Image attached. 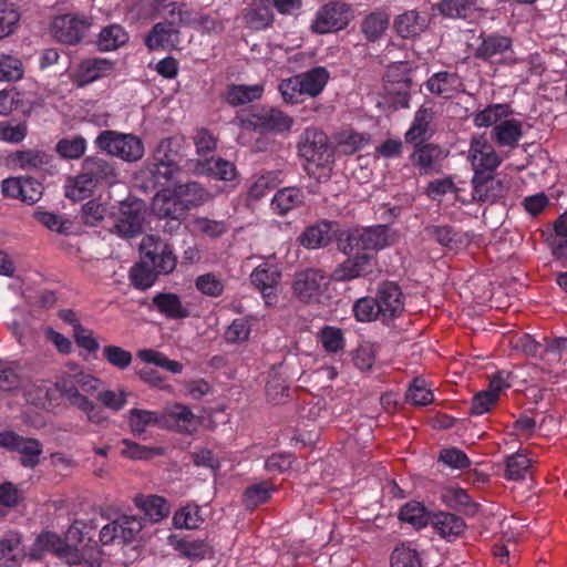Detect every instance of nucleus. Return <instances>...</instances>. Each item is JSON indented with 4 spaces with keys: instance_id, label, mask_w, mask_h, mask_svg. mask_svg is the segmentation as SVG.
Masks as SVG:
<instances>
[{
    "instance_id": "obj_1",
    "label": "nucleus",
    "mask_w": 567,
    "mask_h": 567,
    "mask_svg": "<svg viewBox=\"0 0 567 567\" xmlns=\"http://www.w3.org/2000/svg\"><path fill=\"white\" fill-rule=\"evenodd\" d=\"M140 251L141 261L130 271L131 281L137 289L151 288L159 275H168L176 268L177 257L173 247L155 235L143 237Z\"/></svg>"
},
{
    "instance_id": "obj_2",
    "label": "nucleus",
    "mask_w": 567,
    "mask_h": 567,
    "mask_svg": "<svg viewBox=\"0 0 567 567\" xmlns=\"http://www.w3.org/2000/svg\"><path fill=\"white\" fill-rule=\"evenodd\" d=\"M116 163L103 156H87L81 164V172L69 177L65 184V197L74 202L89 198L99 185H113L117 182Z\"/></svg>"
},
{
    "instance_id": "obj_3",
    "label": "nucleus",
    "mask_w": 567,
    "mask_h": 567,
    "mask_svg": "<svg viewBox=\"0 0 567 567\" xmlns=\"http://www.w3.org/2000/svg\"><path fill=\"white\" fill-rule=\"evenodd\" d=\"M182 148L181 137L163 138L155 147L152 159L141 171V177L153 188L167 185L181 172L184 157Z\"/></svg>"
},
{
    "instance_id": "obj_4",
    "label": "nucleus",
    "mask_w": 567,
    "mask_h": 567,
    "mask_svg": "<svg viewBox=\"0 0 567 567\" xmlns=\"http://www.w3.org/2000/svg\"><path fill=\"white\" fill-rule=\"evenodd\" d=\"M338 249L346 255L354 251L373 254L388 245L389 227L378 225L363 229H353L342 231L338 235Z\"/></svg>"
},
{
    "instance_id": "obj_5",
    "label": "nucleus",
    "mask_w": 567,
    "mask_h": 567,
    "mask_svg": "<svg viewBox=\"0 0 567 567\" xmlns=\"http://www.w3.org/2000/svg\"><path fill=\"white\" fill-rule=\"evenodd\" d=\"M298 152L308 165V175L313 176L312 165L317 168L329 169L333 163V152L329 145L328 136L317 128H307L298 143Z\"/></svg>"
},
{
    "instance_id": "obj_6",
    "label": "nucleus",
    "mask_w": 567,
    "mask_h": 567,
    "mask_svg": "<svg viewBox=\"0 0 567 567\" xmlns=\"http://www.w3.org/2000/svg\"><path fill=\"white\" fill-rule=\"evenodd\" d=\"M95 145L111 156H117L126 162L142 158L144 146L142 141L132 134L115 131H103L95 140Z\"/></svg>"
},
{
    "instance_id": "obj_7",
    "label": "nucleus",
    "mask_w": 567,
    "mask_h": 567,
    "mask_svg": "<svg viewBox=\"0 0 567 567\" xmlns=\"http://www.w3.org/2000/svg\"><path fill=\"white\" fill-rule=\"evenodd\" d=\"M146 205L141 199L121 203L118 214L112 217L111 231L122 237L132 238L142 233Z\"/></svg>"
},
{
    "instance_id": "obj_8",
    "label": "nucleus",
    "mask_w": 567,
    "mask_h": 567,
    "mask_svg": "<svg viewBox=\"0 0 567 567\" xmlns=\"http://www.w3.org/2000/svg\"><path fill=\"white\" fill-rule=\"evenodd\" d=\"M353 18L354 13L350 4L331 1L319 9L311 28L320 34L336 32L346 29Z\"/></svg>"
},
{
    "instance_id": "obj_9",
    "label": "nucleus",
    "mask_w": 567,
    "mask_h": 567,
    "mask_svg": "<svg viewBox=\"0 0 567 567\" xmlns=\"http://www.w3.org/2000/svg\"><path fill=\"white\" fill-rule=\"evenodd\" d=\"M327 277L322 270L307 268L295 274L292 291L299 301L313 303L319 301L322 287L327 286Z\"/></svg>"
},
{
    "instance_id": "obj_10",
    "label": "nucleus",
    "mask_w": 567,
    "mask_h": 567,
    "mask_svg": "<svg viewBox=\"0 0 567 567\" xmlns=\"http://www.w3.org/2000/svg\"><path fill=\"white\" fill-rule=\"evenodd\" d=\"M0 446L20 453V463L24 467L33 468L40 463L43 446L37 439L23 437L12 431L0 433Z\"/></svg>"
},
{
    "instance_id": "obj_11",
    "label": "nucleus",
    "mask_w": 567,
    "mask_h": 567,
    "mask_svg": "<svg viewBox=\"0 0 567 567\" xmlns=\"http://www.w3.org/2000/svg\"><path fill=\"white\" fill-rule=\"evenodd\" d=\"M90 25L91 23L83 17L63 14L53 19L51 30L59 42L75 44L85 37Z\"/></svg>"
},
{
    "instance_id": "obj_12",
    "label": "nucleus",
    "mask_w": 567,
    "mask_h": 567,
    "mask_svg": "<svg viewBox=\"0 0 567 567\" xmlns=\"http://www.w3.org/2000/svg\"><path fill=\"white\" fill-rule=\"evenodd\" d=\"M374 298L381 312L382 322L394 320L404 310L403 293L395 282L385 281L381 284Z\"/></svg>"
},
{
    "instance_id": "obj_13",
    "label": "nucleus",
    "mask_w": 567,
    "mask_h": 567,
    "mask_svg": "<svg viewBox=\"0 0 567 567\" xmlns=\"http://www.w3.org/2000/svg\"><path fill=\"white\" fill-rule=\"evenodd\" d=\"M338 265L333 270L332 278L337 281H349L360 277H367L373 272L374 255L370 252L354 251Z\"/></svg>"
},
{
    "instance_id": "obj_14",
    "label": "nucleus",
    "mask_w": 567,
    "mask_h": 567,
    "mask_svg": "<svg viewBox=\"0 0 567 567\" xmlns=\"http://www.w3.org/2000/svg\"><path fill=\"white\" fill-rule=\"evenodd\" d=\"M446 156L447 152L437 144L424 142L414 145L410 159L421 175H429L441 171L442 163Z\"/></svg>"
},
{
    "instance_id": "obj_15",
    "label": "nucleus",
    "mask_w": 567,
    "mask_h": 567,
    "mask_svg": "<svg viewBox=\"0 0 567 567\" xmlns=\"http://www.w3.org/2000/svg\"><path fill=\"white\" fill-rule=\"evenodd\" d=\"M473 200L481 203H494L504 196L509 188L508 181L499 178L493 173H478L473 176Z\"/></svg>"
},
{
    "instance_id": "obj_16",
    "label": "nucleus",
    "mask_w": 567,
    "mask_h": 567,
    "mask_svg": "<svg viewBox=\"0 0 567 567\" xmlns=\"http://www.w3.org/2000/svg\"><path fill=\"white\" fill-rule=\"evenodd\" d=\"M244 123L255 131L281 133L290 130L292 120L279 110L264 107L250 113Z\"/></svg>"
},
{
    "instance_id": "obj_17",
    "label": "nucleus",
    "mask_w": 567,
    "mask_h": 567,
    "mask_svg": "<svg viewBox=\"0 0 567 567\" xmlns=\"http://www.w3.org/2000/svg\"><path fill=\"white\" fill-rule=\"evenodd\" d=\"M470 158L474 176H477L478 173H494L502 163V158L496 153L494 146L483 137L472 141Z\"/></svg>"
},
{
    "instance_id": "obj_18",
    "label": "nucleus",
    "mask_w": 567,
    "mask_h": 567,
    "mask_svg": "<svg viewBox=\"0 0 567 567\" xmlns=\"http://www.w3.org/2000/svg\"><path fill=\"white\" fill-rule=\"evenodd\" d=\"M280 279L281 272L278 267L267 262L256 267L250 275L251 285L260 290L267 305L276 301Z\"/></svg>"
},
{
    "instance_id": "obj_19",
    "label": "nucleus",
    "mask_w": 567,
    "mask_h": 567,
    "mask_svg": "<svg viewBox=\"0 0 567 567\" xmlns=\"http://www.w3.org/2000/svg\"><path fill=\"white\" fill-rule=\"evenodd\" d=\"M114 70V62L107 59L90 58L80 62L72 74V80L78 86H84L100 78L110 75Z\"/></svg>"
},
{
    "instance_id": "obj_20",
    "label": "nucleus",
    "mask_w": 567,
    "mask_h": 567,
    "mask_svg": "<svg viewBox=\"0 0 567 567\" xmlns=\"http://www.w3.org/2000/svg\"><path fill=\"white\" fill-rule=\"evenodd\" d=\"M338 224L334 221L320 220L308 226L298 237V241L307 249L326 247L333 237H337Z\"/></svg>"
},
{
    "instance_id": "obj_21",
    "label": "nucleus",
    "mask_w": 567,
    "mask_h": 567,
    "mask_svg": "<svg viewBox=\"0 0 567 567\" xmlns=\"http://www.w3.org/2000/svg\"><path fill=\"white\" fill-rule=\"evenodd\" d=\"M245 27L259 31L272 25L275 16L270 0H252L241 13Z\"/></svg>"
},
{
    "instance_id": "obj_22",
    "label": "nucleus",
    "mask_w": 567,
    "mask_h": 567,
    "mask_svg": "<svg viewBox=\"0 0 567 567\" xmlns=\"http://www.w3.org/2000/svg\"><path fill=\"white\" fill-rule=\"evenodd\" d=\"M152 209L159 218L169 219L175 223L174 226L179 227L181 220L187 214V206L182 204L174 192L157 193L153 200Z\"/></svg>"
},
{
    "instance_id": "obj_23",
    "label": "nucleus",
    "mask_w": 567,
    "mask_h": 567,
    "mask_svg": "<svg viewBox=\"0 0 567 567\" xmlns=\"http://www.w3.org/2000/svg\"><path fill=\"white\" fill-rule=\"evenodd\" d=\"M433 120L434 112L432 109L420 107L414 115L411 127L404 135L405 142L415 145L430 140L435 133Z\"/></svg>"
},
{
    "instance_id": "obj_24",
    "label": "nucleus",
    "mask_w": 567,
    "mask_h": 567,
    "mask_svg": "<svg viewBox=\"0 0 567 567\" xmlns=\"http://www.w3.org/2000/svg\"><path fill=\"white\" fill-rule=\"evenodd\" d=\"M145 44L151 50H175L181 44V29L157 22L145 37Z\"/></svg>"
},
{
    "instance_id": "obj_25",
    "label": "nucleus",
    "mask_w": 567,
    "mask_h": 567,
    "mask_svg": "<svg viewBox=\"0 0 567 567\" xmlns=\"http://www.w3.org/2000/svg\"><path fill=\"white\" fill-rule=\"evenodd\" d=\"M480 39L481 43L474 51V58L485 62H494L512 48V39L498 33H482Z\"/></svg>"
},
{
    "instance_id": "obj_26",
    "label": "nucleus",
    "mask_w": 567,
    "mask_h": 567,
    "mask_svg": "<svg viewBox=\"0 0 567 567\" xmlns=\"http://www.w3.org/2000/svg\"><path fill=\"white\" fill-rule=\"evenodd\" d=\"M192 169L198 175H208L220 181H233L237 175L233 163L220 157L190 161Z\"/></svg>"
},
{
    "instance_id": "obj_27",
    "label": "nucleus",
    "mask_w": 567,
    "mask_h": 567,
    "mask_svg": "<svg viewBox=\"0 0 567 567\" xmlns=\"http://www.w3.org/2000/svg\"><path fill=\"white\" fill-rule=\"evenodd\" d=\"M523 136L522 122L515 118H506L495 125L491 132L492 140L498 147L514 150Z\"/></svg>"
},
{
    "instance_id": "obj_28",
    "label": "nucleus",
    "mask_w": 567,
    "mask_h": 567,
    "mask_svg": "<svg viewBox=\"0 0 567 567\" xmlns=\"http://www.w3.org/2000/svg\"><path fill=\"white\" fill-rule=\"evenodd\" d=\"M24 557L21 534L10 530L0 539V566L18 567L20 559Z\"/></svg>"
},
{
    "instance_id": "obj_29",
    "label": "nucleus",
    "mask_w": 567,
    "mask_h": 567,
    "mask_svg": "<svg viewBox=\"0 0 567 567\" xmlns=\"http://www.w3.org/2000/svg\"><path fill=\"white\" fill-rule=\"evenodd\" d=\"M155 11L158 18H161V23H166L178 29L183 25H190L194 22L193 13L186 9L184 3H157Z\"/></svg>"
},
{
    "instance_id": "obj_30",
    "label": "nucleus",
    "mask_w": 567,
    "mask_h": 567,
    "mask_svg": "<svg viewBox=\"0 0 567 567\" xmlns=\"http://www.w3.org/2000/svg\"><path fill=\"white\" fill-rule=\"evenodd\" d=\"M156 310L168 319L179 320L189 316V310L183 305L181 297L173 292H159L152 299Z\"/></svg>"
},
{
    "instance_id": "obj_31",
    "label": "nucleus",
    "mask_w": 567,
    "mask_h": 567,
    "mask_svg": "<svg viewBox=\"0 0 567 567\" xmlns=\"http://www.w3.org/2000/svg\"><path fill=\"white\" fill-rule=\"evenodd\" d=\"M305 203V194L298 187H284L279 189L272 200L271 208L278 215L285 216L290 210L300 207Z\"/></svg>"
},
{
    "instance_id": "obj_32",
    "label": "nucleus",
    "mask_w": 567,
    "mask_h": 567,
    "mask_svg": "<svg viewBox=\"0 0 567 567\" xmlns=\"http://www.w3.org/2000/svg\"><path fill=\"white\" fill-rule=\"evenodd\" d=\"M427 25L425 16L420 14L415 10H409L400 14L394 22V28L398 34L402 38L409 39L421 34Z\"/></svg>"
},
{
    "instance_id": "obj_33",
    "label": "nucleus",
    "mask_w": 567,
    "mask_h": 567,
    "mask_svg": "<svg viewBox=\"0 0 567 567\" xmlns=\"http://www.w3.org/2000/svg\"><path fill=\"white\" fill-rule=\"evenodd\" d=\"M461 85L462 81L460 76L456 73L446 71L435 73L426 82V86L431 93L444 99L452 97Z\"/></svg>"
},
{
    "instance_id": "obj_34",
    "label": "nucleus",
    "mask_w": 567,
    "mask_h": 567,
    "mask_svg": "<svg viewBox=\"0 0 567 567\" xmlns=\"http://www.w3.org/2000/svg\"><path fill=\"white\" fill-rule=\"evenodd\" d=\"M136 507L141 508L145 516L153 523L159 522L169 514V506L166 499L157 495H137L134 498Z\"/></svg>"
},
{
    "instance_id": "obj_35",
    "label": "nucleus",
    "mask_w": 567,
    "mask_h": 567,
    "mask_svg": "<svg viewBox=\"0 0 567 567\" xmlns=\"http://www.w3.org/2000/svg\"><path fill=\"white\" fill-rule=\"evenodd\" d=\"M431 524L443 538L457 537L465 528V522L462 517L444 512L433 514Z\"/></svg>"
},
{
    "instance_id": "obj_36",
    "label": "nucleus",
    "mask_w": 567,
    "mask_h": 567,
    "mask_svg": "<svg viewBox=\"0 0 567 567\" xmlns=\"http://www.w3.org/2000/svg\"><path fill=\"white\" fill-rule=\"evenodd\" d=\"M173 192L181 203L187 206V212L200 206L209 198V193L197 182L176 185Z\"/></svg>"
},
{
    "instance_id": "obj_37",
    "label": "nucleus",
    "mask_w": 567,
    "mask_h": 567,
    "mask_svg": "<svg viewBox=\"0 0 567 567\" xmlns=\"http://www.w3.org/2000/svg\"><path fill=\"white\" fill-rule=\"evenodd\" d=\"M116 527L115 537L121 544H128L138 538L144 525L143 518L137 516L123 515L112 522Z\"/></svg>"
},
{
    "instance_id": "obj_38",
    "label": "nucleus",
    "mask_w": 567,
    "mask_h": 567,
    "mask_svg": "<svg viewBox=\"0 0 567 567\" xmlns=\"http://www.w3.org/2000/svg\"><path fill=\"white\" fill-rule=\"evenodd\" d=\"M389 14L384 11L377 10L368 16L361 22V32L368 42L378 41L389 27Z\"/></svg>"
},
{
    "instance_id": "obj_39",
    "label": "nucleus",
    "mask_w": 567,
    "mask_h": 567,
    "mask_svg": "<svg viewBox=\"0 0 567 567\" xmlns=\"http://www.w3.org/2000/svg\"><path fill=\"white\" fill-rule=\"evenodd\" d=\"M264 92L261 85L230 84L224 93L226 102L231 106H239L254 100H258Z\"/></svg>"
},
{
    "instance_id": "obj_40",
    "label": "nucleus",
    "mask_w": 567,
    "mask_h": 567,
    "mask_svg": "<svg viewBox=\"0 0 567 567\" xmlns=\"http://www.w3.org/2000/svg\"><path fill=\"white\" fill-rule=\"evenodd\" d=\"M66 542L58 534L52 532L41 533L31 549L30 556L33 559H40L43 551H50L59 557L65 548Z\"/></svg>"
},
{
    "instance_id": "obj_41",
    "label": "nucleus",
    "mask_w": 567,
    "mask_h": 567,
    "mask_svg": "<svg viewBox=\"0 0 567 567\" xmlns=\"http://www.w3.org/2000/svg\"><path fill=\"white\" fill-rule=\"evenodd\" d=\"M297 76L301 82L303 93L310 96H317L327 84L329 73L324 68L317 66Z\"/></svg>"
},
{
    "instance_id": "obj_42",
    "label": "nucleus",
    "mask_w": 567,
    "mask_h": 567,
    "mask_svg": "<svg viewBox=\"0 0 567 567\" xmlns=\"http://www.w3.org/2000/svg\"><path fill=\"white\" fill-rule=\"evenodd\" d=\"M128 41V34L120 24H111L103 28L99 34L97 47L101 51H112L124 45Z\"/></svg>"
},
{
    "instance_id": "obj_43",
    "label": "nucleus",
    "mask_w": 567,
    "mask_h": 567,
    "mask_svg": "<svg viewBox=\"0 0 567 567\" xmlns=\"http://www.w3.org/2000/svg\"><path fill=\"white\" fill-rule=\"evenodd\" d=\"M432 515L424 505L419 502H409L400 511L399 518L411 524L416 529L431 523Z\"/></svg>"
},
{
    "instance_id": "obj_44",
    "label": "nucleus",
    "mask_w": 567,
    "mask_h": 567,
    "mask_svg": "<svg viewBox=\"0 0 567 567\" xmlns=\"http://www.w3.org/2000/svg\"><path fill=\"white\" fill-rule=\"evenodd\" d=\"M512 113L513 110L508 104H492L475 114L474 124L480 127L495 126L506 120Z\"/></svg>"
},
{
    "instance_id": "obj_45",
    "label": "nucleus",
    "mask_w": 567,
    "mask_h": 567,
    "mask_svg": "<svg viewBox=\"0 0 567 567\" xmlns=\"http://www.w3.org/2000/svg\"><path fill=\"white\" fill-rule=\"evenodd\" d=\"M86 151V140L81 135L63 137L55 144V152L63 159H79Z\"/></svg>"
},
{
    "instance_id": "obj_46",
    "label": "nucleus",
    "mask_w": 567,
    "mask_h": 567,
    "mask_svg": "<svg viewBox=\"0 0 567 567\" xmlns=\"http://www.w3.org/2000/svg\"><path fill=\"white\" fill-rule=\"evenodd\" d=\"M127 419L131 432L134 436L142 435L147 426L159 423V415L157 412L141 409L130 410Z\"/></svg>"
},
{
    "instance_id": "obj_47",
    "label": "nucleus",
    "mask_w": 567,
    "mask_h": 567,
    "mask_svg": "<svg viewBox=\"0 0 567 567\" xmlns=\"http://www.w3.org/2000/svg\"><path fill=\"white\" fill-rule=\"evenodd\" d=\"M20 12L14 3L0 1V39L11 35L19 27Z\"/></svg>"
},
{
    "instance_id": "obj_48",
    "label": "nucleus",
    "mask_w": 567,
    "mask_h": 567,
    "mask_svg": "<svg viewBox=\"0 0 567 567\" xmlns=\"http://www.w3.org/2000/svg\"><path fill=\"white\" fill-rule=\"evenodd\" d=\"M412 83H401L398 85L384 84L385 102L393 109H404L409 106L410 91Z\"/></svg>"
},
{
    "instance_id": "obj_49",
    "label": "nucleus",
    "mask_w": 567,
    "mask_h": 567,
    "mask_svg": "<svg viewBox=\"0 0 567 567\" xmlns=\"http://www.w3.org/2000/svg\"><path fill=\"white\" fill-rule=\"evenodd\" d=\"M276 488L267 481L247 487L244 494L246 506L248 508H255L266 503L271 497V493Z\"/></svg>"
},
{
    "instance_id": "obj_50",
    "label": "nucleus",
    "mask_w": 567,
    "mask_h": 567,
    "mask_svg": "<svg viewBox=\"0 0 567 567\" xmlns=\"http://www.w3.org/2000/svg\"><path fill=\"white\" fill-rule=\"evenodd\" d=\"M530 468V460L524 453H515L506 457L505 477L507 480L519 481Z\"/></svg>"
},
{
    "instance_id": "obj_51",
    "label": "nucleus",
    "mask_w": 567,
    "mask_h": 567,
    "mask_svg": "<svg viewBox=\"0 0 567 567\" xmlns=\"http://www.w3.org/2000/svg\"><path fill=\"white\" fill-rule=\"evenodd\" d=\"M171 416L176 420L179 432L193 434L197 431L198 420L184 404H175L171 410Z\"/></svg>"
},
{
    "instance_id": "obj_52",
    "label": "nucleus",
    "mask_w": 567,
    "mask_h": 567,
    "mask_svg": "<svg viewBox=\"0 0 567 567\" xmlns=\"http://www.w3.org/2000/svg\"><path fill=\"white\" fill-rule=\"evenodd\" d=\"M424 234L429 239L449 249L456 243L457 233L450 225H429L424 228Z\"/></svg>"
},
{
    "instance_id": "obj_53",
    "label": "nucleus",
    "mask_w": 567,
    "mask_h": 567,
    "mask_svg": "<svg viewBox=\"0 0 567 567\" xmlns=\"http://www.w3.org/2000/svg\"><path fill=\"white\" fill-rule=\"evenodd\" d=\"M476 4V0H442L439 11L450 18H466Z\"/></svg>"
},
{
    "instance_id": "obj_54",
    "label": "nucleus",
    "mask_w": 567,
    "mask_h": 567,
    "mask_svg": "<svg viewBox=\"0 0 567 567\" xmlns=\"http://www.w3.org/2000/svg\"><path fill=\"white\" fill-rule=\"evenodd\" d=\"M102 355L107 363L118 370L127 369L133 361V355L130 351L114 344L105 346Z\"/></svg>"
},
{
    "instance_id": "obj_55",
    "label": "nucleus",
    "mask_w": 567,
    "mask_h": 567,
    "mask_svg": "<svg viewBox=\"0 0 567 567\" xmlns=\"http://www.w3.org/2000/svg\"><path fill=\"white\" fill-rule=\"evenodd\" d=\"M353 312L355 319L362 322L381 320V312L374 297L359 299L353 306Z\"/></svg>"
},
{
    "instance_id": "obj_56",
    "label": "nucleus",
    "mask_w": 567,
    "mask_h": 567,
    "mask_svg": "<svg viewBox=\"0 0 567 567\" xmlns=\"http://www.w3.org/2000/svg\"><path fill=\"white\" fill-rule=\"evenodd\" d=\"M177 548L189 559H203L213 555L212 546L205 540H181Z\"/></svg>"
},
{
    "instance_id": "obj_57",
    "label": "nucleus",
    "mask_w": 567,
    "mask_h": 567,
    "mask_svg": "<svg viewBox=\"0 0 567 567\" xmlns=\"http://www.w3.org/2000/svg\"><path fill=\"white\" fill-rule=\"evenodd\" d=\"M391 567H422V564L416 550L401 545L391 555Z\"/></svg>"
},
{
    "instance_id": "obj_58",
    "label": "nucleus",
    "mask_w": 567,
    "mask_h": 567,
    "mask_svg": "<svg viewBox=\"0 0 567 567\" xmlns=\"http://www.w3.org/2000/svg\"><path fill=\"white\" fill-rule=\"evenodd\" d=\"M33 217L48 229L55 230L60 234H68L72 226L70 220L63 219L61 216L50 212L37 210L34 212Z\"/></svg>"
},
{
    "instance_id": "obj_59",
    "label": "nucleus",
    "mask_w": 567,
    "mask_h": 567,
    "mask_svg": "<svg viewBox=\"0 0 567 567\" xmlns=\"http://www.w3.org/2000/svg\"><path fill=\"white\" fill-rule=\"evenodd\" d=\"M174 525L177 528H197L202 522L199 508L196 505H187L175 513L173 517Z\"/></svg>"
},
{
    "instance_id": "obj_60",
    "label": "nucleus",
    "mask_w": 567,
    "mask_h": 567,
    "mask_svg": "<svg viewBox=\"0 0 567 567\" xmlns=\"http://www.w3.org/2000/svg\"><path fill=\"white\" fill-rule=\"evenodd\" d=\"M123 450L122 454L126 457L134 460H150L154 455L162 454L161 447H148L145 445H141L136 442L130 441L127 439L122 441Z\"/></svg>"
},
{
    "instance_id": "obj_61",
    "label": "nucleus",
    "mask_w": 567,
    "mask_h": 567,
    "mask_svg": "<svg viewBox=\"0 0 567 567\" xmlns=\"http://www.w3.org/2000/svg\"><path fill=\"white\" fill-rule=\"evenodd\" d=\"M195 286L203 295L209 297H219L225 289L224 282L212 272L198 276Z\"/></svg>"
},
{
    "instance_id": "obj_62",
    "label": "nucleus",
    "mask_w": 567,
    "mask_h": 567,
    "mask_svg": "<svg viewBox=\"0 0 567 567\" xmlns=\"http://www.w3.org/2000/svg\"><path fill=\"white\" fill-rule=\"evenodd\" d=\"M23 75L22 62L11 55H0V81H17Z\"/></svg>"
},
{
    "instance_id": "obj_63",
    "label": "nucleus",
    "mask_w": 567,
    "mask_h": 567,
    "mask_svg": "<svg viewBox=\"0 0 567 567\" xmlns=\"http://www.w3.org/2000/svg\"><path fill=\"white\" fill-rule=\"evenodd\" d=\"M405 398L416 406H424L433 402V393L424 386V382L415 379L409 386Z\"/></svg>"
},
{
    "instance_id": "obj_64",
    "label": "nucleus",
    "mask_w": 567,
    "mask_h": 567,
    "mask_svg": "<svg viewBox=\"0 0 567 567\" xmlns=\"http://www.w3.org/2000/svg\"><path fill=\"white\" fill-rule=\"evenodd\" d=\"M320 340L328 352H338L344 347V338L341 329L324 327L320 332Z\"/></svg>"
}]
</instances>
